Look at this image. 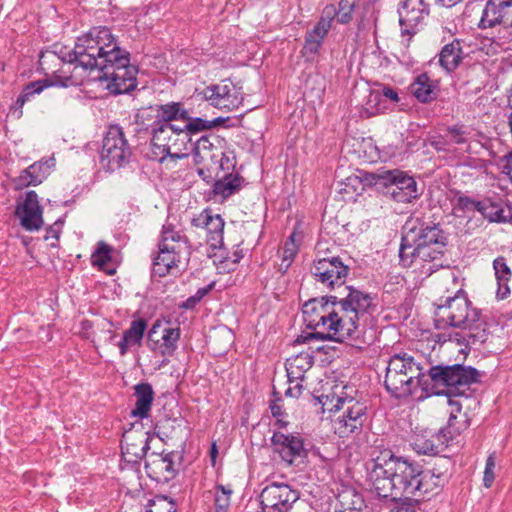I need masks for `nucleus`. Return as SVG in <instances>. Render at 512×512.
I'll list each match as a JSON object with an SVG mask.
<instances>
[{"label":"nucleus","instance_id":"f03ea898","mask_svg":"<svg viewBox=\"0 0 512 512\" xmlns=\"http://www.w3.org/2000/svg\"><path fill=\"white\" fill-rule=\"evenodd\" d=\"M420 465L385 449L367 463V482L382 498L412 499Z\"/></svg>","mask_w":512,"mask_h":512},{"label":"nucleus","instance_id":"b1692460","mask_svg":"<svg viewBox=\"0 0 512 512\" xmlns=\"http://www.w3.org/2000/svg\"><path fill=\"white\" fill-rule=\"evenodd\" d=\"M16 216L20 219L22 227L27 231H37L43 225V211L35 191L26 192L22 202L18 203Z\"/></svg>","mask_w":512,"mask_h":512},{"label":"nucleus","instance_id":"6e6d98bb","mask_svg":"<svg viewBox=\"0 0 512 512\" xmlns=\"http://www.w3.org/2000/svg\"><path fill=\"white\" fill-rule=\"evenodd\" d=\"M322 17L325 18V20H329V24L331 25L333 19L337 18V10L336 7L333 4L325 6L323 9Z\"/></svg>","mask_w":512,"mask_h":512},{"label":"nucleus","instance_id":"f704fd0d","mask_svg":"<svg viewBox=\"0 0 512 512\" xmlns=\"http://www.w3.org/2000/svg\"><path fill=\"white\" fill-rule=\"evenodd\" d=\"M493 268L498 283L497 296L500 299L506 298L510 294L508 282L511 278V270L507 265L505 257L499 256L493 261Z\"/></svg>","mask_w":512,"mask_h":512},{"label":"nucleus","instance_id":"603ef678","mask_svg":"<svg viewBox=\"0 0 512 512\" xmlns=\"http://www.w3.org/2000/svg\"><path fill=\"white\" fill-rule=\"evenodd\" d=\"M415 448L418 453L426 455H432L437 452V447L428 440L415 443Z\"/></svg>","mask_w":512,"mask_h":512},{"label":"nucleus","instance_id":"c756f323","mask_svg":"<svg viewBox=\"0 0 512 512\" xmlns=\"http://www.w3.org/2000/svg\"><path fill=\"white\" fill-rule=\"evenodd\" d=\"M147 328V322L142 319L133 320L130 327L124 331L122 339L117 343L119 353L125 356L132 347H140Z\"/></svg>","mask_w":512,"mask_h":512},{"label":"nucleus","instance_id":"4468645a","mask_svg":"<svg viewBox=\"0 0 512 512\" xmlns=\"http://www.w3.org/2000/svg\"><path fill=\"white\" fill-rule=\"evenodd\" d=\"M452 460L449 457H437L433 467L423 470L420 466V473L417 485H415L412 499L418 500L429 495L438 494L442 487L448 482Z\"/></svg>","mask_w":512,"mask_h":512},{"label":"nucleus","instance_id":"0eeeda50","mask_svg":"<svg viewBox=\"0 0 512 512\" xmlns=\"http://www.w3.org/2000/svg\"><path fill=\"white\" fill-rule=\"evenodd\" d=\"M361 182L378 190L386 189L385 194L398 203H411L420 196L415 179L399 169L363 172Z\"/></svg>","mask_w":512,"mask_h":512},{"label":"nucleus","instance_id":"e433bc0d","mask_svg":"<svg viewBox=\"0 0 512 512\" xmlns=\"http://www.w3.org/2000/svg\"><path fill=\"white\" fill-rule=\"evenodd\" d=\"M242 182L243 178L239 175L227 174L214 183L213 193L225 200L240 190Z\"/></svg>","mask_w":512,"mask_h":512},{"label":"nucleus","instance_id":"7c9ffc66","mask_svg":"<svg viewBox=\"0 0 512 512\" xmlns=\"http://www.w3.org/2000/svg\"><path fill=\"white\" fill-rule=\"evenodd\" d=\"M134 395L136 403L131 411V416L139 419L147 418L154 400V391L151 384L143 382L135 385Z\"/></svg>","mask_w":512,"mask_h":512},{"label":"nucleus","instance_id":"412c9836","mask_svg":"<svg viewBox=\"0 0 512 512\" xmlns=\"http://www.w3.org/2000/svg\"><path fill=\"white\" fill-rule=\"evenodd\" d=\"M181 331L179 327L163 326L156 321L148 332V343L154 353L171 357L177 347Z\"/></svg>","mask_w":512,"mask_h":512},{"label":"nucleus","instance_id":"49530a36","mask_svg":"<svg viewBox=\"0 0 512 512\" xmlns=\"http://www.w3.org/2000/svg\"><path fill=\"white\" fill-rule=\"evenodd\" d=\"M495 467H496V461H495V454L491 453L488 455L486 459L485 469H484V476H483V483L486 488H490L495 480Z\"/></svg>","mask_w":512,"mask_h":512},{"label":"nucleus","instance_id":"a19ab883","mask_svg":"<svg viewBox=\"0 0 512 512\" xmlns=\"http://www.w3.org/2000/svg\"><path fill=\"white\" fill-rule=\"evenodd\" d=\"M122 449H124L123 454L131 455L134 457V459H130L129 461L137 462L138 460L144 458L150 449L149 437L142 436L138 442L126 443Z\"/></svg>","mask_w":512,"mask_h":512},{"label":"nucleus","instance_id":"c9c22d12","mask_svg":"<svg viewBox=\"0 0 512 512\" xmlns=\"http://www.w3.org/2000/svg\"><path fill=\"white\" fill-rule=\"evenodd\" d=\"M221 122H223L221 118L206 120L201 117H191L188 114V118H184L181 125L184 132H186L188 137L191 139V142H194V137L197 136L200 132L210 130Z\"/></svg>","mask_w":512,"mask_h":512},{"label":"nucleus","instance_id":"e2e57ef3","mask_svg":"<svg viewBox=\"0 0 512 512\" xmlns=\"http://www.w3.org/2000/svg\"><path fill=\"white\" fill-rule=\"evenodd\" d=\"M217 453H218V450H217L216 443H213L212 446H211V450H210V456H211L213 464L215 463V459L217 457Z\"/></svg>","mask_w":512,"mask_h":512},{"label":"nucleus","instance_id":"69168bd1","mask_svg":"<svg viewBox=\"0 0 512 512\" xmlns=\"http://www.w3.org/2000/svg\"><path fill=\"white\" fill-rule=\"evenodd\" d=\"M336 512H360L359 509L355 508V507H346V508H343V509H340Z\"/></svg>","mask_w":512,"mask_h":512},{"label":"nucleus","instance_id":"6e6552de","mask_svg":"<svg viewBox=\"0 0 512 512\" xmlns=\"http://www.w3.org/2000/svg\"><path fill=\"white\" fill-rule=\"evenodd\" d=\"M330 296L312 298L302 307L303 321L306 327L314 332L310 337L317 340L340 342L339 328L335 320L337 313Z\"/></svg>","mask_w":512,"mask_h":512},{"label":"nucleus","instance_id":"6ab92c4d","mask_svg":"<svg viewBox=\"0 0 512 512\" xmlns=\"http://www.w3.org/2000/svg\"><path fill=\"white\" fill-rule=\"evenodd\" d=\"M349 271V266L338 256L315 260L311 267L314 279L331 289L343 286Z\"/></svg>","mask_w":512,"mask_h":512},{"label":"nucleus","instance_id":"a211bd4d","mask_svg":"<svg viewBox=\"0 0 512 512\" xmlns=\"http://www.w3.org/2000/svg\"><path fill=\"white\" fill-rule=\"evenodd\" d=\"M200 95L210 105L228 111L238 109L243 102L242 88L229 79H224L217 84L205 87L200 92Z\"/></svg>","mask_w":512,"mask_h":512},{"label":"nucleus","instance_id":"37998d69","mask_svg":"<svg viewBox=\"0 0 512 512\" xmlns=\"http://www.w3.org/2000/svg\"><path fill=\"white\" fill-rule=\"evenodd\" d=\"M384 109V106L381 105V94L380 91H371L364 107L361 116L365 118H369L377 115Z\"/></svg>","mask_w":512,"mask_h":512},{"label":"nucleus","instance_id":"393cba45","mask_svg":"<svg viewBox=\"0 0 512 512\" xmlns=\"http://www.w3.org/2000/svg\"><path fill=\"white\" fill-rule=\"evenodd\" d=\"M175 454L152 453L145 462L147 476L157 483H167L177 474L174 464Z\"/></svg>","mask_w":512,"mask_h":512},{"label":"nucleus","instance_id":"c85d7f7f","mask_svg":"<svg viewBox=\"0 0 512 512\" xmlns=\"http://www.w3.org/2000/svg\"><path fill=\"white\" fill-rule=\"evenodd\" d=\"M462 43V40L455 38L441 48L438 63L447 73L454 72L465 58Z\"/></svg>","mask_w":512,"mask_h":512},{"label":"nucleus","instance_id":"9d476101","mask_svg":"<svg viewBox=\"0 0 512 512\" xmlns=\"http://www.w3.org/2000/svg\"><path fill=\"white\" fill-rule=\"evenodd\" d=\"M147 131L151 135L153 160L162 163L167 158L177 160L189 156L188 151L192 142L181 124L168 127L159 126Z\"/></svg>","mask_w":512,"mask_h":512},{"label":"nucleus","instance_id":"423d86ee","mask_svg":"<svg viewBox=\"0 0 512 512\" xmlns=\"http://www.w3.org/2000/svg\"><path fill=\"white\" fill-rule=\"evenodd\" d=\"M384 386L387 391L397 398L411 395L421 386L429 391L431 384L429 373H423V368L406 352L392 355L386 366Z\"/></svg>","mask_w":512,"mask_h":512},{"label":"nucleus","instance_id":"4c0bfd02","mask_svg":"<svg viewBox=\"0 0 512 512\" xmlns=\"http://www.w3.org/2000/svg\"><path fill=\"white\" fill-rule=\"evenodd\" d=\"M51 86H53V83L47 80H38L28 83L24 86L16 100V108L22 109L26 102L31 101L36 95H39L44 89Z\"/></svg>","mask_w":512,"mask_h":512},{"label":"nucleus","instance_id":"09e8293b","mask_svg":"<svg viewBox=\"0 0 512 512\" xmlns=\"http://www.w3.org/2000/svg\"><path fill=\"white\" fill-rule=\"evenodd\" d=\"M468 133L461 126H452L447 129L446 137L449 142L454 144H465Z\"/></svg>","mask_w":512,"mask_h":512},{"label":"nucleus","instance_id":"13d9d810","mask_svg":"<svg viewBox=\"0 0 512 512\" xmlns=\"http://www.w3.org/2000/svg\"><path fill=\"white\" fill-rule=\"evenodd\" d=\"M302 388H303V386L300 383H297L294 388L289 387L286 390L285 394L287 396H291V397H299L301 394Z\"/></svg>","mask_w":512,"mask_h":512},{"label":"nucleus","instance_id":"1a4fd4ad","mask_svg":"<svg viewBox=\"0 0 512 512\" xmlns=\"http://www.w3.org/2000/svg\"><path fill=\"white\" fill-rule=\"evenodd\" d=\"M355 394L356 396H351L345 391L333 396L332 401L335 399L336 402L330 410L342 412L333 422L334 432L340 438L359 435L368 421L367 401L358 398L357 391Z\"/></svg>","mask_w":512,"mask_h":512},{"label":"nucleus","instance_id":"7ed1b4c3","mask_svg":"<svg viewBox=\"0 0 512 512\" xmlns=\"http://www.w3.org/2000/svg\"><path fill=\"white\" fill-rule=\"evenodd\" d=\"M344 294L331 295V302L335 305L340 342L363 349L370 344L363 336L364 327L372 318L377 305L370 293L353 286H345Z\"/></svg>","mask_w":512,"mask_h":512},{"label":"nucleus","instance_id":"4be33fe9","mask_svg":"<svg viewBox=\"0 0 512 512\" xmlns=\"http://www.w3.org/2000/svg\"><path fill=\"white\" fill-rule=\"evenodd\" d=\"M191 225L205 229L206 242L213 250L223 246L225 222L219 214H213L211 209H204L192 218Z\"/></svg>","mask_w":512,"mask_h":512},{"label":"nucleus","instance_id":"2f4dec72","mask_svg":"<svg viewBox=\"0 0 512 512\" xmlns=\"http://www.w3.org/2000/svg\"><path fill=\"white\" fill-rule=\"evenodd\" d=\"M410 91L419 102L427 103L437 98L438 85L426 73H421L411 83Z\"/></svg>","mask_w":512,"mask_h":512},{"label":"nucleus","instance_id":"aec40b11","mask_svg":"<svg viewBox=\"0 0 512 512\" xmlns=\"http://www.w3.org/2000/svg\"><path fill=\"white\" fill-rule=\"evenodd\" d=\"M398 14L401 34L412 37L425 25L430 9L424 0H405L398 8Z\"/></svg>","mask_w":512,"mask_h":512},{"label":"nucleus","instance_id":"a18cd8bd","mask_svg":"<svg viewBox=\"0 0 512 512\" xmlns=\"http://www.w3.org/2000/svg\"><path fill=\"white\" fill-rule=\"evenodd\" d=\"M356 7V0H340L337 10V22L348 24Z\"/></svg>","mask_w":512,"mask_h":512},{"label":"nucleus","instance_id":"f3484780","mask_svg":"<svg viewBox=\"0 0 512 512\" xmlns=\"http://www.w3.org/2000/svg\"><path fill=\"white\" fill-rule=\"evenodd\" d=\"M138 117L145 129L150 130L182 124L184 118H188V111L180 102H169L144 110Z\"/></svg>","mask_w":512,"mask_h":512},{"label":"nucleus","instance_id":"5fc2aeb1","mask_svg":"<svg viewBox=\"0 0 512 512\" xmlns=\"http://www.w3.org/2000/svg\"><path fill=\"white\" fill-rule=\"evenodd\" d=\"M270 410H271V414L274 416V417H277L278 418V423L280 424V427H285L286 426V422H283L279 417H281L283 415V411H282V408L281 406L276 402H272L270 404Z\"/></svg>","mask_w":512,"mask_h":512},{"label":"nucleus","instance_id":"de8ad7c7","mask_svg":"<svg viewBox=\"0 0 512 512\" xmlns=\"http://www.w3.org/2000/svg\"><path fill=\"white\" fill-rule=\"evenodd\" d=\"M323 41L310 37L309 35L305 38V44L302 50L304 56L308 59H313V57L318 54Z\"/></svg>","mask_w":512,"mask_h":512},{"label":"nucleus","instance_id":"473e14b6","mask_svg":"<svg viewBox=\"0 0 512 512\" xmlns=\"http://www.w3.org/2000/svg\"><path fill=\"white\" fill-rule=\"evenodd\" d=\"M314 357L309 352H301L286 361L289 382L302 380L304 374L313 366Z\"/></svg>","mask_w":512,"mask_h":512},{"label":"nucleus","instance_id":"f257e3e1","mask_svg":"<svg viewBox=\"0 0 512 512\" xmlns=\"http://www.w3.org/2000/svg\"><path fill=\"white\" fill-rule=\"evenodd\" d=\"M60 59L62 62L77 63L90 72H96L93 80L106 82L105 88L113 94H125L137 87L138 69L130 64V53L119 47L107 27L91 28L77 38L72 50L63 48L56 53L46 51L40 55V65Z\"/></svg>","mask_w":512,"mask_h":512},{"label":"nucleus","instance_id":"4d7b16f0","mask_svg":"<svg viewBox=\"0 0 512 512\" xmlns=\"http://www.w3.org/2000/svg\"><path fill=\"white\" fill-rule=\"evenodd\" d=\"M214 284V282H211L207 286L199 288L194 294L196 296V300L201 301L213 289Z\"/></svg>","mask_w":512,"mask_h":512},{"label":"nucleus","instance_id":"20e7f679","mask_svg":"<svg viewBox=\"0 0 512 512\" xmlns=\"http://www.w3.org/2000/svg\"><path fill=\"white\" fill-rule=\"evenodd\" d=\"M435 314L438 328L450 326L462 330L461 333H455L458 344L470 346L487 340L486 329L480 318L481 311L472 306L464 290H458L453 297L438 304Z\"/></svg>","mask_w":512,"mask_h":512},{"label":"nucleus","instance_id":"2eb2a0df","mask_svg":"<svg viewBox=\"0 0 512 512\" xmlns=\"http://www.w3.org/2000/svg\"><path fill=\"white\" fill-rule=\"evenodd\" d=\"M446 240L447 236L439 224L417 218L406 222L400 246H405L406 250H409Z\"/></svg>","mask_w":512,"mask_h":512},{"label":"nucleus","instance_id":"ea45409f","mask_svg":"<svg viewBox=\"0 0 512 512\" xmlns=\"http://www.w3.org/2000/svg\"><path fill=\"white\" fill-rule=\"evenodd\" d=\"M176 502L165 495H157L148 501L145 512H176Z\"/></svg>","mask_w":512,"mask_h":512},{"label":"nucleus","instance_id":"8fccbe9b","mask_svg":"<svg viewBox=\"0 0 512 512\" xmlns=\"http://www.w3.org/2000/svg\"><path fill=\"white\" fill-rule=\"evenodd\" d=\"M330 28L331 26L329 24V20H325L324 17H321L320 20L312 29V31H310L307 35L323 41L326 35L328 34Z\"/></svg>","mask_w":512,"mask_h":512},{"label":"nucleus","instance_id":"9b49d317","mask_svg":"<svg viewBox=\"0 0 512 512\" xmlns=\"http://www.w3.org/2000/svg\"><path fill=\"white\" fill-rule=\"evenodd\" d=\"M133 149L124 130L117 124L109 125L100 151V164L103 169L114 172L126 167L131 162Z\"/></svg>","mask_w":512,"mask_h":512},{"label":"nucleus","instance_id":"ddd939ff","mask_svg":"<svg viewBox=\"0 0 512 512\" xmlns=\"http://www.w3.org/2000/svg\"><path fill=\"white\" fill-rule=\"evenodd\" d=\"M192 151L196 165L205 166L208 170L228 169L225 164L229 158L225 156L223 140L215 134H206L192 142Z\"/></svg>","mask_w":512,"mask_h":512},{"label":"nucleus","instance_id":"58836bf2","mask_svg":"<svg viewBox=\"0 0 512 512\" xmlns=\"http://www.w3.org/2000/svg\"><path fill=\"white\" fill-rule=\"evenodd\" d=\"M301 240L302 237L300 233H298L297 228H295L292 234L285 241L282 250V262L280 265L281 268H284V270H287L290 267L294 257L297 255L298 243L301 242Z\"/></svg>","mask_w":512,"mask_h":512},{"label":"nucleus","instance_id":"052dcab7","mask_svg":"<svg viewBox=\"0 0 512 512\" xmlns=\"http://www.w3.org/2000/svg\"><path fill=\"white\" fill-rule=\"evenodd\" d=\"M199 302H200V300H196V296H195V295H193V296L189 297V298L186 300V302L184 303V305H183V306H184L185 308H192V307H194V306H195L197 303H199Z\"/></svg>","mask_w":512,"mask_h":512},{"label":"nucleus","instance_id":"39448f33","mask_svg":"<svg viewBox=\"0 0 512 512\" xmlns=\"http://www.w3.org/2000/svg\"><path fill=\"white\" fill-rule=\"evenodd\" d=\"M480 373L477 369L463 364L435 365L429 369L430 392L448 398L450 413L460 415L462 403L456 397L468 398L470 385L479 382Z\"/></svg>","mask_w":512,"mask_h":512},{"label":"nucleus","instance_id":"dca6fc26","mask_svg":"<svg viewBox=\"0 0 512 512\" xmlns=\"http://www.w3.org/2000/svg\"><path fill=\"white\" fill-rule=\"evenodd\" d=\"M273 453L277 454L287 466H300L307 463L308 450L299 435L274 432L271 439Z\"/></svg>","mask_w":512,"mask_h":512},{"label":"nucleus","instance_id":"f8f14e48","mask_svg":"<svg viewBox=\"0 0 512 512\" xmlns=\"http://www.w3.org/2000/svg\"><path fill=\"white\" fill-rule=\"evenodd\" d=\"M447 242L448 240L437 244L414 247L409 250H406L405 246H400V263L403 267L415 265L421 273L429 276L440 268L449 267L447 260L444 258Z\"/></svg>","mask_w":512,"mask_h":512},{"label":"nucleus","instance_id":"72a5a7b5","mask_svg":"<svg viewBox=\"0 0 512 512\" xmlns=\"http://www.w3.org/2000/svg\"><path fill=\"white\" fill-rule=\"evenodd\" d=\"M159 245L172 246L179 251L190 254L188 238L181 231L176 230L172 224H164L162 226Z\"/></svg>","mask_w":512,"mask_h":512},{"label":"nucleus","instance_id":"bb28decb","mask_svg":"<svg viewBox=\"0 0 512 512\" xmlns=\"http://www.w3.org/2000/svg\"><path fill=\"white\" fill-rule=\"evenodd\" d=\"M55 165L54 158L41 159L33 163L23 170L21 174L15 178L14 183L16 189H23L30 185H38L49 175L50 169Z\"/></svg>","mask_w":512,"mask_h":512},{"label":"nucleus","instance_id":"5701e85b","mask_svg":"<svg viewBox=\"0 0 512 512\" xmlns=\"http://www.w3.org/2000/svg\"><path fill=\"white\" fill-rule=\"evenodd\" d=\"M502 25L512 28V0H488L482 12L479 28H493Z\"/></svg>","mask_w":512,"mask_h":512},{"label":"nucleus","instance_id":"a878e982","mask_svg":"<svg viewBox=\"0 0 512 512\" xmlns=\"http://www.w3.org/2000/svg\"><path fill=\"white\" fill-rule=\"evenodd\" d=\"M456 208L462 211H478L485 218L495 222H510L512 221V213L505 211L498 206L487 201H476L468 196H459L457 198Z\"/></svg>","mask_w":512,"mask_h":512},{"label":"nucleus","instance_id":"79ce46f5","mask_svg":"<svg viewBox=\"0 0 512 512\" xmlns=\"http://www.w3.org/2000/svg\"><path fill=\"white\" fill-rule=\"evenodd\" d=\"M232 489L217 484L214 492L215 512H228L231 502Z\"/></svg>","mask_w":512,"mask_h":512},{"label":"nucleus","instance_id":"0e129e2a","mask_svg":"<svg viewBox=\"0 0 512 512\" xmlns=\"http://www.w3.org/2000/svg\"><path fill=\"white\" fill-rule=\"evenodd\" d=\"M50 235H51V236H53V237H55V238H57V239H58V237H59V236H58L57 231H56V230H54V229H53V227H50V228L47 230V235L45 236V239H48V238L50 237Z\"/></svg>","mask_w":512,"mask_h":512},{"label":"nucleus","instance_id":"cd10ccee","mask_svg":"<svg viewBox=\"0 0 512 512\" xmlns=\"http://www.w3.org/2000/svg\"><path fill=\"white\" fill-rule=\"evenodd\" d=\"M158 255L153 260L152 274L158 277H165L177 270L182 251L172 246L158 245Z\"/></svg>","mask_w":512,"mask_h":512},{"label":"nucleus","instance_id":"864d4df0","mask_svg":"<svg viewBox=\"0 0 512 512\" xmlns=\"http://www.w3.org/2000/svg\"><path fill=\"white\" fill-rule=\"evenodd\" d=\"M381 97L384 96L386 99L394 103H398L400 101L398 91L390 86H383L381 92Z\"/></svg>","mask_w":512,"mask_h":512},{"label":"nucleus","instance_id":"3c124183","mask_svg":"<svg viewBox=\"0 0 512 512\" xmlns=\"http://www.w3.org/2000/svg\"><path fill=\"white\" fill-rule=\"evenodd\" d=\"M457 414L450 413L449 419H448V425H447V433L450 435V437H453L454 435L460 434V432L465 429V424L459 425L457 422Z\"/></svg>","mask_w":512,"mask_h":512},{"label":"nucleus","instance_id":"bf43d9fd","mask_svg":"<svg viewBox=\"0 0 512 512\" xmlns=\"http://www.w3.org/2000/svg\"><path fill=\"white\" fill-rule=\"evenodd\" d=\"M462 0H436V2L444 7H452Z\"/></svg>","mask_w":512,"mask_h":512},{"label":"nucleus","instance_id":"680f3d73","mask_svg":"<svg viewBox=\"0 0 512 512\" xmlns=\"http://www.w3.org/2000/svg\"><path fill=\"white\" fill-rule=\"evenodd\" d=\"M210 172V170H208L205 166L203 167H200L198 168L197 170V173L198 175L203 178L204 180L207 178V177H210V175H208V173Z\"/></svg>","mask_w":512,"mask_h":512},{"label":"nucleus","instance_id":"774afa93","mask_svg":"<svg viewBox=\"0 0 512 512\" xmlns=\"http://www.w3.org/2000/svg\"><path fill=\"white\" fill-rule=\"evenodd\" d=\"M508 105L512 108V87L508 95Z\"/></svg>","mask_w":512,"mask_h":512},{"label":"nucleus","instance_id":"338daca9","mask_svg":"<svg viewBox=\"0 0 512 512\" xmlns=\"http://www.w3.org/2000/svg\"><path fill=\"white\" fill-rule=\"evenodd\" d=\"M392 512H416L414 509H410V508H400V509H397L396 511H392Z\"/></svg>","mask_w":512,"mask_h":512},{"label":"nucleus","instance_id":"c03bdc74","mask_svg":"<svg viewBox=\"0 0 512 512\" xmlns=\"http://www.w3.org/2000/svg\"><path fill=\"white\" fill-rule=\"evenodd\" d=\"M112 248L103 241H100L97 245V249L91 256V262L93 266H99L103 268L111 260Z\"/></svg>","mask_w":512,"mask_h":512}]
</instances>
